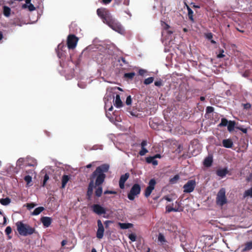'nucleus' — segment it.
Returning a JSON list of instances; mask_svg holds the SVG:
<instances>
[{
	"label": "nucleus",
	"instance_id": "f257e3e1",
	"mask_svg": "<svg viewBox=\"0 0 252 252\" xmlns=\"http://www.w3.org/2000/svg\"><path fill=\"white\" fill-rule=\"evenodd\" d=\"M109 169V165L107 164H103L96 167L90 177V182L89 184L87 198L91 200L93 193L94 184L95 186H101L104 182L106 178L105 173H107Z\"/></svg>",
	"mask_w": 252,
	"mask_h": 252
},
{
	"label": "nucleus",
	"instance_id": "f03ea898",
	"mask_svg": "<svg viewBox=\"0 0 252 252\" xmlns=\"http://www.w3.org/2000/svg\"><path fill=\"white\" fill-rule=\"evenodd\" d=\"M96 13L103 23L107 24L112 29L120 33L124 32V30L121 24L113 18L107 8L103 7L98 8L96 10Z\"/></svg>",
	"mask_w": 252,
	"mask_h": 252
},
{
	"label": "nucleus",
	"instance_id": "7ed1b4c3",
	"mask_svg": "<svg viewBox=\"0 0 252 252\" xmlns=\"http://www.w3.org/2000/svg\"><path fill=\"white\" fill-rule=\"evenodd\" d=\"M17 230L20 235L26 236L35 233L34 228L31 227L28 224H24L21 221L16 223Z\"/></svg>",
	"mask_w": 252,
	"mask_h": 252
},
{
	"label": "nucleus",
	"instance_id": "20e7f679",
	"mask_svg": "<svg viewBox=\"0 0 252 252\" xmlns=\"http://www.w3.org/2000/svg\"><path fill=\"white\" fill-rule=\"evenodd\" d=\"M227 203V198L225 195V189L221 188L219 191L216 197V203L218 205L222 206Z\"/></svg>",
	"mask_w": 252,
	"mask_h": 252
},
{
	"label": "nucleus",
	"instance_id": "39448f33",
	"mask_svg": "<svg viewBox=\"0 0 252 252\" xmlns=\"http://www.w3.org/2000/svg\"><path fill=\"white\" fill-rule=\"evenodd\" d=\"M140 186L138 184H134L127 194L128 198L130 200H133L135 196L140 194Z\"/></svg>",
	"mask_w": 252,
	"mask_h": 252
},
{
	"label": "nucleus",
	"instance_id": "423d86ee",
	"mask_svg": "<svg viewBox=\"0 0 252 252\" xmlns=\"http://www.w3.org/2000/svg\"><path fill=\"white\" fill-rule=\"evenodd\" d=\"M78 38L74 34H69L67 38V45L69 49H74L77 45Z\"/></svg>",
	"mask_w": 252,
	"mask_h": 252
},
{
	"label": "nucleus",
	"instance_id": "0eeeda50",
	"mask_svg": "<svg viewBox=\"0 0 252 252\" xmlns=\"http://www.w3.org/2000/svg\"><path fill=\"white\" fill-rule=\"evenodd\" d=\"M196 186L194 180H189L183 186L184 193H190L193 191Z\"/></svg>",
	"mask_w": 252,
	"mask_h": 252
},
{
	"label": "nucleus",
	"instance_id": "6e6552de",
	"mask_svg": "<svg viewBox=\"0 0 252 252\" xmlns=\"http://www.w3.org/2000/svg\"><path fill=\"white\" fill-rule=\"evenodd\" d=\"M66 48V46L62 43L58 45V49L56 50L58 57L62 60L65 58L67 54L65 50Z\"/></svg>",
	"mask_w": 252,
	"mask_h": 252
},
{
	"label": "nucleus",
	"instance_id": "1a4fd4ad",
	"mask_svg": "<svg viewBox=\"0 0 252 252\" xmlns=\"http://www.w3.org/2000/svg\"><path fill=\"white\" fill-rule=\"evenodd\" d=\"M156 184V182L155 179H152L150 180L149 185L145 189L144 195L145 197H148L150 195L152 191L155 188V186Z\"/></svg>",
	"mask_w": 252,
	"mask_h": 252
},
{
	"label": "nucleus",
	"instance_id": "9d476101",
	"mask_svg": "<svg viewBox=\"0 0 252 252\" xmlns=\"http://www.w3.org/2000/svg\"><path fill=\"white\" fill-rule=\"evenodd\" d=\"M98 228L96 232V237L102 239L104 235V228L101 221L100 220H97Z\"/></svg>",
	"mask_w": 252,
	"mask_h": 252
},
{
	"label": "nucleus",
	"instance_id": "9b49d317",
	"mask_svg": "<svg viewBox=\"0 0 252 252\" xmlns=\"http://www.w3.org/2000/svg\"><path fill=\"white\" fill-rule=\"evenodd\" d=\"M92 208L94 212L98 215L105 214L106 213L105 209L99 204H94L92 206Z\"/></svg>",
	"mask_w": 252,
	"mask_h": 252
},
{
	"label": "nucleus",
	"instance_id": "f8f14e48",
	"mask_svg": "<svg viewBox=\"0 0 252 252\" xmlns=\"http://www.w3.org/2000/svg\"><path fill=\"white\" fill-rule=\"evenodd\" d=\"M158 240V242L159 243V245L162 246L165 249L169 248L168 245V243L163 234L161 233H159Z\"/></svg>",
	"mask_w": 252,
	"mask_h": 252
},
{
	"label": "nucleus",
	"instance_id": "ddd939ff",
	"mask_svg": "<svg viewBox=\"0 0 252 252\" xmlns=\"http://www.w3.org/2000/svg\"><path fill=\"white\" fill-rule=\"evenodd\" d=\"M129 177V174L128 173H126L125 174H123L121 176L120 180H119V187L120 189H124L125 188V184L126 180Z\"/></svg>",
	"mask_w": 252,
	"mask_h": 252
},
{
	"label": "nucleus",
	"instance_id": "4468645a",
	"mask_svg": "<svg viewBox=\"0 0 252 252\" xmlns=\"http://www.w3.org/2000/svg\"><path fill=\"white\" fill-rule=\"evenodd\" d=\"M40 221L44 227H48L52 223V219L50 217H42L40 219Z\"/></svg>",
	"mask_w": 252,
	"mask_h": 252
},
{
	"label": "nucleus",
	"instance_id": "2eb2a0df",
	"mask_svg": "<svg viewBox=\"0 0 252 252\" xmlns=\"http://www.w3.org/2000/svg\"><path fill=\"white\" fill-rule=\"evenodd\" d=\"M222 143L223 146L226 148H231L233 145V141L230 138L223 139Z\"/></svg>",
	"mask_w": 252,
	"mask_h": 252
},
{
	"label": "nucleus",
	"instance_id": "dca6fc26",
	"mask_svg": "<svg viewBox=\"0 0 252 252\" xmlns=\"http://www.w3.org/2000/svg\"><path fill=\"white\" fill-rule=\"evenodd\" d=\"M185 4L188 10V16L189 19L191 22V23H194L195 20L193 18V11L187 3H185Z\"/></svg>",
	"mask_w": 252,
	"mask_h": 252
},
{
	"label": "nucleus",
	"instance_id": "f3484780",
	"mask_svg": "<svg viewBox=\"0 0 252 252\" xmlns=\"http://www.w3.org/2000/svg\"><path fill=\"white\" fill-rule=\"evenodd\" d=\"M213 161V157L212 156H209L204 159L203 164L205 166L209 167L212 165Z\"/></svg>",
	"mask_w": 252,
	"mask_h": 252
},
{
	"label": "nucleus",
	"instance_id": "a211bd4d",
	"mask_svg": "<svg viewBox=\"0 0 252 252\" xmlns=\"http://www.w3.org/2000/svg\"><path fill=\"white\" fill-rule=\"evenodd\" d=\"M228 173V171L226 168L219 169L216 171V174L221 178L224 177Z\"/></svg>",
	"mask_w": 252,
	"mask_h": 252
},
{
	"label": "nucleus",
	"instance_id": "6ab92c4d",
	"mask_svg": "<svg viewBox=\"0 0 252 252\" xmlns=\"http://www.w3.org/2000/svg\"><path fill=\"white\" fill-rule=\"evenodd\" d=\"M114 104V105L117 108H120L123 106V104L121 99L120 96L119 94H116Z\"/></svg>",
	"mask_w": 252,
	"mask_h": 252
},
{
	"label": "nucleus",
	"instance_id": "aec40b11",
	"mask_svg": "<svg viewBox=\"0 0 252 252\" xmlns=\"http://www.w3.org/2000/svg\"><path fill=\"white\" fill-rule=\"evenodd\" d=\"M118 225L120 226V227L122 229L130 228L133 226V224L131 223L119 222Z\"/></svg>",
	"mask_w": 252,
	"mask_h": 252
},
{
	"label": "nucleus",
	"instance_id": "412c9836",
	"mask_svg": "<svg viewBox=\"0 0 252 252\" xmlns=\"http://www.w3.org/2000/svg\"><path fill=\"white\" fill-rule=\"evenodd\" d=\"M69 180V177L68 175H64L62 177V188L63 189L65 188L67 183Z\"/></svg>",
	"mask_w": 252,
	"mask_h": 252
},
{
	"label": "nucleus",
	"instance_id": "4be33fe9",
	"mask_svg": "<svg viewBox=\"0 0 252 252\" xmlns=\"http://www.w3.org/2000/svg\"><path fill=\"white\" fill-rule=\"evenodd\" d=\"M146 161L148 163H152L154 165H157L158 164V161L153 157H147Z\"/></svg>",
	"mask_w": 252,
	"mask_h": 252
},
{
	"label": "nucleus",
	"instance_id": "5701e85b",
	"mask_svg": "<svg viewBox=\"0 0 252 252\" xmlns=\"http://www.w3.org/2000/svg\"><path fill=\"white\" fill-rule=\"evenodd\" d=\"M252 249V240L250 242H248L245 244V246L243 249L242 250V252H246L249 251Z\"/></svg>",
	"mask_w": 252,
	"mask_h": 252
},
{
	"label": "nucleus",
	"instance_id": "b1692460",
	"mask_svg": "<svg viewBox=\"0 0 252 252\" xmlns=\"http://www.w3.org/2000/svg\"><path fill=\"white\" fill-rule=\"evenodd\" d=\"M236 123L233 121H229L227 124V129L229 132H231L234 130Z\"/></svg>",
	"mask_w": 252,
	"mask_h": 252
},
{
	"label": "nucleus",
	"instance_id": "393cba45",
	"mask_svg": "<svg viewBox=\"0 0 252 252\" xmlns=\"http://www.w3.org/2000/svg\"><path fill=\"white\" fill-rule=\"evenodd\" d=\"M11 12V9L7 6H4L3 8V13L5 16L8 17L10 16Z\"/></svg>",
	"mask_w": 252,
	"mask_h": 252
},
{
	"label": "nucleus",
	"instance_id": "a878e982",
	"mask_svg": "<svg viewBox=\"0 0 252 252\" xmlns=\"http://www.w3.org/2000/svg\"><path fill=\"white\" fill-rule=\"evenodd\" d=\"M247 197L252 198V187L245 191L243 194V198H245Z\"/></svg>",
	"mask_w": 252,
	"mask_h": 252
},
{
	"label": "nucleus",
	"instance_id": "bb28decb",
	"mask_svg": "<svg viewBox=\"0 0 252 252\" xmlns=\"http://www.w3.org/2000/svg\"><path fill=\"white\" fill-rule=\"evenodd\" d=\"M44 210V208L43 207H38L35 209L32 214L33 216H37L39 215L41 212H42Z\"/></svg>",
	"mask_w": 252,
	"mask_h": 252
},
{
	"label": "nucleus",
	"instance_id": "cd10ccee",
	"mask_svg": "<svg viewBox=\"0 0 252 252\" xmlns=\"http://www.w3.org/2000/svg\"><path fill=\"white\" fill-rule=\"evenodd\" d=\"M11 202V199L9 197H6L5 198H1L0 199V203L2 205H7Z\"/></svg>",
	"mask_w": 252,
	"mask_h": 252
},
{
	"label": "nucleus",
	"instance_id": "c85d7f7f",
	"mask_svg": "<svg viewBox=\"0 0 252 252\" xmlns=\"http://www.w3.org/2000/svg\"><path fill=\"white\" fill-rule=\"evenodd\" d=\"M115 3L117 5H120L123 3V4L126 6H128L129 4V0H114Z\"/></svg>",
	"mask_w": 252,
	"mask_h": 252
},
{
	"label": "nucleus",
	"instance_id": "c756f323",
	"mask_svg": "<svg viewBox=\"0 0 252 252\" xmlns=\"http://www.w3.org/2000/svg\"><path fill=\"white\" fill-rule=\"evenodd\" d=\"M97 187V188H96L95 191V195L97 197H99L101 196L102 193V188L101 187V185Z\"/></svg>",
	"mask_w": 252,
	"mask_h": 252
},
{
	"label": "nucleus",
	"instance_id": "7c9ffc66",
	"mask_svg": "<svg viewBox=\"0 0 252 252\" xmlns=\"http://www.w3.org/2000/svg\"><path fill=\"white\" fill-rule=\"evenodd\" d=\"M229 121L225 118L221 119V122L218 125V127H221L227 125Z\"/></svg>",
	"mask_w": 252,
	"mask_h": 252
},
{
	"label": "nucleus",
	"instance_id": "2f4dec72",
	"mask_svg": "<svg viewBox=\"0 0 252 252\" xmlns=\"http://www.w3.org/2000/svg\"><path fill=\"white\" fill-rule=\"evenodd\" d=\"M135 75V73L134 72L126 73L124 75V78L127 79H132Z\"/></svg>",
	"mask_w": 252,
	"mask_h": 252
},
{
	"label": "nucleus",
	"instance_id": "473e14b6",
	"mask_svg": "<svg viewBox=\"0 0 252 252\" xmlns=\"http://www.w3.org/2000/svg\"><path fill=\"white\" fill-rule=\"evenodd\" d=\"M24 179L26 182L27 186H31V185H30V183L32 182V176L30 175H27L24 177Z\"/></svg>",
	"mask_w": 252,
	"mask_h": 252
},
{
	"label": "nucleus",
	"instance_id": "72a5a7b5",
	"mask_svg": "<svg viewBox=\"0 0 252 252\" xmlns=\"http://www.w3.org/2000/svg\"><path fill=\"white\" fill-rule=\"evenodd\" d=\"M179 176L178 175H176L173 178L170 179L169 182L172 184H175L179 179Z\"/></svg>",
	"mask_w": 252,
	"mask_h": 252
},
{
	"label": "nucleus",
	"instance_id": "f704fd0d",
	"mask_svg": "<svg viewBox=\"0 0 252 252\" xmlns=\"http://www.w3.org/2000/svg\"><path fill=\"white\" fill-rule=\"evenodd\" d=\"M154 79V78L153 77H150L147 79H145V80L144 81V84L145 85L150 84L153 82Z\"/></svg>",
	"mask_w": 252,
	"mask_h": 252
},
{
	"label": "nucleus",
	"instance_id": "c9c22d12",
	"mask_svg": "<svg viewBox=\"0 0 252 252\" xmlns=\"http://www.w3.org/2000/svg\"><path fill=\"white\" fill-rule=\"evenodd\" d=\"M178 208H173L170 206H167L166 208V211L168 213H170L171 212H178Z\"/></svg>",
	"mask_w": 252,
	"mask_h": 252
},
{
	"label": "nucleus",
	"instance_id": "e433bc0d",
	"mask_svg": "<svg viewBox=\"0 0 252 252\" xmlns=\"http://www.w3.org/2000/svg\"><path fill=\"white\" fill-rule=\"evenodd\" d=\"M24 161L25 160L24 158H19L17 161V166H19V167H21L23 165Z\"/></svg>",
	"mask_w": 252,
	"mask_h": 252
},
{
	"label": "nucleus",
	"instance_id": "4c0bfd02",
	"mask_svg": "<svg viewBox=\"0 0 252 252\" xmlns=\"http://www.w3.org/2000/svg\"><path fill=\"white\" fill-rule=\"evenodd\" d=\"M148 151L145 148H141V150L139 151V154L141 156H144Z\"/></svg>",
	"mask_w": 252,
	"mask_h": 252
},
{
	"label": "nucleus",
	"instance_id": "58836bf2",
	"mask_svg": "<svg viewBox=\"0 0 252 252\" xmlns=\"http://www.w3.org/2000/svg\"><path fill=\"white\" fill-rule=\"evenodd\" d=\"M128 238L132 241L134 242L136 241V236L135 234L131 233L128 235Z\"/></svg>",
	"mask_w": 252,
	"mask_h": 252
},
{
	"label": "nucleus",
	"instance_id": "ea45409f",
	"mask_svg": "<svg viewBox=\"0 0 252 252\" xmlns=\"http://www.w3.org/2000/svg\"><path fill=\"white\" fill-rule=\"evenodd\" d=\"M214 110V108L212 106H207L206 109V112L207 114H210L212 113Z\"/></svg>",
	"mask_w": 252,
	"mask_h": 252
},
{
	"label": "nucleus",
	"instance_id": "a19ab883",
	"mask_svg": "<svg viewBox=\"0 0 252 252\" xmlns=\"http://www.w3.org/2000/svg\"><path fill=\"white\" fill-rule=\"evenodd\" d=\"M244 109L249 110L251 108V104L250 103H247L245 104H242Z\"/></svg>",
	"mask_w": 252,
	"mask_h": 252
},
{
	"label": "nucleus",
	"instance_id": "79ce46f5",
	"mask_svg": "<svg viewBox=\"0 0 252 252\" xmlns=\"http://www.w3.org/2000/svg\"><path fill=\"white\" fill-rule=\"evenodd\" d=\"M131 102H132L131 97L130 95H128L126 97V105H129L131 104Z\"/></svg>",
	"mask_w": 252,
	"mask_h": 252
},
{
	"label": "nucleus",
	"instance_id": "37998d69",
	"mask_svg": "<svg viewBox=\"0 0 252 252\" xmlns=\"http://www.w3.org/2000/svg\"><path fill=\"white\" fill-rule=\"evenodd\" d=\"M161 26L165 30H168L170 28L169 25L164 22H161Z\"/></svg>",
	"mask_w": 252,
	"mask_h": 252
},
{
	"label": "nucleus",
	"instance_id": "c03bdc74",
	"mask_svg": "<svg viewBox=\"0 0 252 252\" xmlns=\"http://www.w3.org/2000/svg\"><path fill=\"white\" fill-rule=\"evenodd\" d=\"M12 232L11 227L9 226H7L5 230V232L6 235H9Z\"/></svg>",
	"mask_w": 252,
	"mask_h": 252
},
{
	"label": "nucleus",
	"instance_id": "a18cd8bd",
	"mask_svg": "<svg viewBox=\"0 0 252 252\" xmlns=\"http://www.w3.org/2000/svg\"><path fill=\"white\" fill-rule=\"evenodd\" d=\"M35 206V204L34 203H27L26 205L27 208L28 210H31L32 209L34 206Z\"/></svg>",
	"mask_w": 252,
	"mask_h": 252
},
{
	"label": "nucleus",
	"instance_id": "49530a36",
	"mask_svg": "<svg viewBox=\"0 0 252 252\" xmlns=\"http://www.w3.org/2000/svg\"><path fill=\"white\" fill-rule=\"evenodd\" d=\"M104 194H116L117 192L115 191H113V190H107L104 191Z\"/></svg>",
	"mask_w": 252,
	"mask_h": 252
},
{
	"label": "nucleus",
	"instance_id": "de8ad7c7",
	"mask_svg": "<svg viewBox=\"0 0 252 252\" xmlns=\"http://www.w3.org/2000/svg\"><path fill=\"white\" fill-rule=\"evenodd\" d=\"M155 85L158 87H160L162 85V82L161 80L155 82Z\"/></svg>",
	"mask_w": 252,
	"mask_h": 252
},
{
	"label": "nucleus",
	"instance_id": "09e8293b",
	"mask_svg": "<svg viewBox=\"0 0 252 252\" xmlns=\"http://www.w3.org/2000/svg\"><path fill=\"white\" fill-rule=\"evenodd\" d=\"M48 179H49V176L47 174H46L44 177L43 186H44L45 185L46 183L48 180Z\"/></svg>",
	"mask_w": 252,
	"mask_h": 252
},
{
	"label": "nucleus",
	"instance_id": "8fccbe9b",
	"mask_svg": "<svg viewBox=\"0 0 252 252\" xmlns=\"http://www.w3.org/2000/svg\"><path fill=\"white\" fill-rule=\"evenodd\" d=\"M213 34L211 32L206 34L205 37L209 40H211L213 38Z\"/></svg>",
	"mask_w": 252,
	"mask_h": 252
},
{
	"label": "nucleus",
	"instance_id": "3c124183",
	"mask_svg": "<svg viewBox=\"0 0 252 252\" xmlns=\"http://www.w3.org/2000/svg\"><path fill=\"white\" fill-rule=\"evenodd\" d=\"M146 72V71L143 69H139V70L138 71L139 75H142V76L144 75Z\"/></svg>",
	"mask_w": 252,
	"mask_h": 252
},
{
	"label": "nucleus",
	"instance_id": "603ef678",
	"mask_svg": "<svg viewBox=\"0 0 252 252\" xmlns=\"http://www.w3.org/2000/svg\"><path fill=\"white\" fill-rule=\"evenodd\" d=\"M29 9L30 11H32L35 10V7L33 6L32 4L30 3L28 6Z\"/></svg>",
	"mask_w": 252,
	"mask_h": 252
},
{
	"label": "nucleus",
	"instance_id": "864d4df0",
	"mask_svg": "<svg viewBox=\"0 0 252 252\" xmlns=\"http://www.w3.org/2000/svg\"><path fill=\"white\" fill-rule=\"evenodd\" d=\"M147 142L146 140H143L141 143V148H145V147L147 145Z\"/></svg>",
	"mask_w": 252,
	"mask_h": 252
},
{
	"label": "nucleus",
	"instance_id": "5fc2aeb1",
	"mask_svg": "<svg viewBox=\"0 0 252 252\" xmlns=\"http://www.w3.org/2000/svg\"><path fill=\"white\" fill-rule=\"evenodd\" d=\"M112 0H102L101 2L104 4H109Z\"/></svg>",
	"mask_w": 252,
	"mask_h": 252
},
{
	"label": "nucleus",
	"instance_id": "6e6d98bb",
	"mask_svg": "<svg viewBox=\"0 0 252 252\" xmlns=\"http://www.w3.org/2000/svg\"><path fill=\"white\" fill-rule=\"evenodd\" d=\"M238 129H239L240 130L242 131L243 133H246L247 132V129L242 127H238Z\"/></svg>",
	"mask_w": 252,
	"mask_h": 252
},
{
	"label": "nucleus",
	"instance_id": "4d7b16f0",
	"mask_svg": "<svg viewBox=\"0 0 252 252\" xmlns=\"http://www.w3.org/2000/svg\"><path fill=\"white\" fill-rule=\"evenodd\" d=\"M112 221L110 220H106L104 222V224L105 225V228H107L108 227V225L110 223H111Z\"/></svg>",
	"mask_w": 252,
	"mask_h": 252
},
{
	"label": "nucleus",
	"instance_id": "13d9d810",
	"mask_svg": "<svg viewBox=\"0 0 252 252\" xmlns=\"http://www.w3.org/2000/svg\"><path fill=\"white\" fill-rule=\"evenodd\" d=\"M36 164V162L35 160H32V163H29L28 164V165L29 166H34V165H35Z\"/></svg>",
	"mask_w": 252,
	"mask_h": 252
},
{
	"label": "nucleus",
	"instance_id": "bf43d9fd",
	"mask_svg": "<svg viewBox=\"0 0 252 252\" xmlns=\"http://www.w3.org/2000/svg\"><path fill=\"white\" fill-rule=\"evenodd\" d=\"M190 4L192 5V7L193 8H200V7L199 5H196L193 2L191 3Z\"/></svg>",
	"mask_w": 252,
	"mask_h": 252
},
{
	"label": "nucleus",
	"instance_id": "052dcab7",
	"mask_svg": "<svg viewBox=\"0 0 252 252\" xmlns=\"http://www.w3.org/2000/svg\"><path fill=\"white\" fill-rule=\"evenodd\" d=\"M67 244V241L65 240H63L62 241L61 243L62 246H64Z\"/></svg>",
	"mask_w": 252,
	"mask_h": 252
},
{
	"label": "nucleus",
	"instance_id": "680f3d73",
	"mask_svg": "<svg viewBox=\"0 0 252 252\" xmlns=\"http://www.w3.org/2000/svg\"><path fill=\"white\" fill-rule=\"evenodd\" d=\"M121 61L125 64H127L128 63V62H126V60L125 59V58H123V57L121 58Z\"/></svg>",
	"mask_w": 252,
	"mask_h": 252
},
{
	"label": "nucleus",
	"instance_id": "e2e57ef3",
	"mask_svg": "<svg viewBox=\"0 0 252 252\" xmlns=\"http://www.w3.org/2000/svg\"><path fill=\"white\" fill-rule=\"evenodd\" d=\"M124 12H125L128 15H129V16H130V15H131V14H130V12H129V10H128V8H126V9L124 11Z\"/></svg>",
	"mask_w": 252,
	"mask_h": 252
},
{
	"label": "nucleus",
	"instance_id": "0e129e2a",
	"mask_svg": "<svg viewBox=\"0 0 252 252\" xmlns=\"http://www.w3.org/2000/svg\"><path fill=\"white\" fill-rule=\"evenodd\" d=\"M153 157H154L155 158H161V156H160V154H156Z\"/></svg>",
	"mask_w": 252,
	"mask_h": 252
},
{
	"label": "nucleus",
	"instance_id": "69168bd1",
	"mask_svg": "<svg viewBox=\"0 0 252 252\" xmlns=\"http://www.w3.org/2000/svg\"><path fill=\"white\" fill-rule=\"evenodd\" d=\"M224 56V55L222 54V53H220V54H219L218 55V57L219 58H222Z\"/></svg>",
	"mask_w": 252,
	"mask_h": 252
},
{
	"label": "nucleus",
	"instance_id": "338daca9",
	"mask_svg": "<svg viewBox=\"0 0 252 252\" xmlns=\"http://www.w3.org/2000/svg\"><path fill=\"white\" fill-rule=\"evenodd\" d=\"M113 109V106L111 105V106L108 108V111H112Z\"/></svg>",
	"mask_w": 252,
	"mask_h": 252
},
{
	"label": "nucleus",
	"instance_id": "774afa93",
	"mask_svg": "<svg viewBox=\"0 0 252 252\" xmlns=\"http://www.w3.org/2000/svg\"><path fill=\"white\" fill-rule=\"evenodd\" d=\"M91 252H97V251H96V250H95V248H93L92 249Z\"/></svg>",
	"mask_w": 252,
	"mask_h": 252
}]
</instances>
